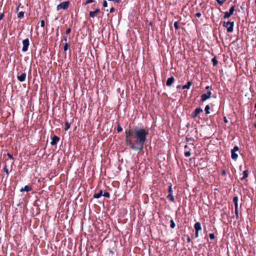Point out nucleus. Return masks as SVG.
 <instances>
[{
    "label": "nucleus",
    "mask_w": 256,
    "mask_h": 256,
    "mask_svg": "<svg viewBox=\"0 0 256 256\" xmlns=\"http://www.w3.org/2000/svg\"><path fill=\"white\" fill-rule=\"evenodd\" d=\"M126 144L134 150L141 151L146 142L148 130L144 128L126 130Z\"/></svg>",
    "instance_id": "obj_1"
},
{
    "label": "nucleus",
    "mask_w": 256,
    "mask_h": 256,
    "mask_svg": "<svg viewBox=\"0 0 256 256\" xmlns=\"http://www.w3.org/2000/svg\"><path fill=\"white\" fill-rule=\"evenodd\" d=\"M234 25V22H224L222 24L223 26L226 28V30H227L228 32H233Z\"/></svg>",
    "instance_id": "obj_2"
},
{
    "label": "nucleus",
    "mask_w": 256,
    "mask_h": 256,
    "mask_svg": "<svg viewBox=\"0 0 256 256\" xmlns=\"http://www.w3.org/2000/svg\"><path fill=\"white\" fill-rule=\"evenodd\" d=\"M70 2H64L57 6V10H60L62 9V10H66L69 5Z\"/></svg>",
    "instance_id": "obj_3"
},
{
    "label": "nucleus",
    "mask_w": 256,
    "mask_h": 256,
    "mask_svg": "<svg viewBox=\"0 0 256 256\" xmlns=\"http://www.w3.org/2000/svg\"><path fill=\"white\" fill-rule=\"evenodd\" d=\"M234 10H235L234 6H232L230 8L228 12H224V18H230L232 15L233 14Z\"/></svg>",
    "instance_id": "obj_4"
},
{
    "label": "nucleus",
    "mask_w": 256,
    "mask_h": 256,
    "mask_svg": "<svg viewBox=\"0 0 256 256\" xmlns=\"http://www.w3.org/2000/svg\"><path fill=\"white\" fill-rule=\"evenodd\" d=\"M239 148L238 146H236L233 149L231 150V156L232 159L236 160L238 157V154L236 153V152L238 150Z\"/></svg>",
    "instance_id": "obj_5"
},
{
    "label": "nucleus",
    "mask_w": 256,
    "mask_h": 256,
    "mask_svg": "<svg viewBox=\"0 0 256 256\" xmlns=\"http://www.w3.org/2000/svg\"><path fill=\"white\" fill-rule=\"evenodd\" d=\"M30 43H29V40L28 38H26L22 40V50L24 52H26L28 50V48L29 46Z\"/></svg>",
    "instance_id": "obj_6"
},
{
    "label": "nucleus",
    "mask_w": 256,
    "mask_h": 256,
    "mask_svg": "<svg viewBox=\"0 0 256 256\" xmlns=\"http://www.w3.org/2000/svg\"><path fill=\"white\" fill-rule=\"evenodd\" d=\"M212 92L210 91L208 92L206 94H204L201 95V100L202 102H204L206 100L210 98L211 96Z\"/></svg>",
    "instance_id": "obj_7"
},
{
    "label": "nucleus",
    "mask_w": 256,
    "mask_h": 256,
    "mask_svg": "<svg viewBox=\"0 0 256 256\" xmlns=\"http://www.w3.org/2000/svg\"><path fill=\"white\" fill-rule=\"evenodd\" d=\"M202 112V110L200 108H196L194 113L192 114L193 118H196L199 114Z\"/></svg>",
    "instance_id": "obj_8"
},
{
    "label": "nucleus",
    "mask_w": 256,
    "mask_h": 256,
    "mask_svg": "<svg viewBox=\"0 0 256 256\" xmlns=\"http://www.w3.org/2000/svg\"><path fill=\"white\" fill-rule=\"evenodd\" d=\"M60 140V138L58 137V136H54L52 138V142H50V144L52 146H54L56 144H57V143Z\"/></svg>",
    "instance_id": "obj_9"
},
{
    "label": "nucleus",
    "mask_w": 256,
    "mask_h": 256,
    "mask_svg": "<svg viewBox=\"0 0 256 256\" xmlns=\"http://www.w3.org/2000/svg\"><path fill=\"white\" fill-rule=\"evenodd\" d=\"M17 77L19 81H20V82H22L24 81V80H26V73L23 72L21 74L20 76L18 75Z\"/></svg>",
    "instance_id": "obj_10"
},
{
    "label": "nucleus",
    "mask_w": 256,
    "mask_h": 256,
    "mask_svg": "<svg viewBox=\"0 0 256 256\" xmlns=\"http://www.w3.org/2000/svg\"><path fill=\"white\" fill-rule=\"evenodd\" d=\"M174 78L173 76H171L170 78H168L166 81V85L168 86H170L174 82Z\"/></svg>",
    "instance_id": "obj_11"
},
{
    "label": "nucleus",
    "mask_w": 256,
    "mask_h": 256,
    "mask_svg": "<svg viewBox=\"0 0 256 256\" xmlns=\"http://www.w3.org/2000/svg\"><path fill=\"white\" fill-rule=\"evenodd\" d=\"M100 10L98 8L96 9L94 11H90V16L92 18H94L96 14L100 12Z\"/></svg>",
    "instance_id": "obj_12"
},
{
    "label": "nucleus",
    "mask_w": 256,
    "mask_h": 256,
    "mask_svg": "<svg viewBox=\"0 0 256 256\" xmlns=\"http://www.w3.org/2000/svg\"><path fill=\"white\" fill-rule=\"evenodd\" d=\"M194 228L196 231H200L202 230L201 224L200 222H197L194 225Z\"/></svg>",
    "instance_id": "obj_13"
},
{
    "label": "nucleus",
    "mask_w": 256,
    "mask_h": 256,
    "mask_svg": "<svg viewBox=\"0 0 256 256\" xmlns=\"http://www.w3.org/2000/svg\"><path fill=\"white\" fill-rule=\"evenodd\" d=\"M32 188L28 186H24V188H22L20 190V191L21 192H24V191H26L27 192H30L32 190Z\"/></svg>",
    "instance_id": "obj_14"
},
{
    "label": "nucleus",
    "mask_w": 256,
    "mask_h": 256,
    "mask_svg": "<svg viewBox=\"0 0 256 256\" xmlns=\"http://www.w3.org/2000/svg\"><path fill=\"white\" fill-rule=\"evenodd\" d=\"M192 84V82H188L186 84L183 86L182 89H189L190 86Z\"/></svg>",
    "instance_id": "obj_15"
},
{
    "label": "nucleus",
    "mask_w": 256,
    "mask_h": 256,
    "mask_svg": "<svg viewBox=\"0 0 256 256\" xmlns=\"http://www.w3.org/2000/svg\"><path fill=\"white\" fill-rule=\"evenodd\" d=\"M102 196V190H100V192L97 193V194H95L93 197L94 198H100Z\"/></svg>",
    "instance_id": "obj_16"
},
{
    "label": "nucleus",
    "mask_w": 256,
    "mask_h": 256,
    "mask_svg": "<svg viewBox=\"0 0 256 256\" xmlns=\"http://www.w3.org/2000/svg\"><path fill=\"white\" fill-rule=\"evenodd\" d=\"M233 202L234 204V208L238 207V196H234L233 198Z\"/></svg>",
    "instance_id": "obj_17"
},
{
    "label": "nucleus",
    "mask_w": 256,
    "mask_h": 256,
    "mask_svg": "<svg viewBox=\"0 0 256 256\" xmlns=\"http://www.w3.org/2000/svg\"><path fill=\"white\" fill-rule=\"evenodd\" d=\"M243 176L241 178V180H243L245 178H246L248 176V170H244L243 172Z\"/></svg>",
    "instance_id": "obj_18"
},
{
    "label": "nucleus",
    "mask_w": 256,
    "mask_h": 256,
    "mask_svg": "<svg viewBox=\"0 0 256 256\" xmlns=\"http://www.w3.org/2000/svg\"><path fill=\"white\" fill-rule=\"evenodd\" d=\"M167 198L173 202H175L174 198L172 196V194H169L167 196Z\"/></svg>",
    "instance_id": "obj_19"
},
{
    "label": "nucleus",
    "mask_w": 256,
    "mask_h": 256,
    "mask_svg": "<svg viewBox=\"0 0 256 256\" xmlns=\"http://www.w3.org/2000/svg\"><path fill=\"white\" fill-rule=\"evenodd\" d=\"M236 44H235V43L232 44V46L233 48V50H234V52H236V54H238L240 52V50H238V48H236Z\"/></svg>",
    "instance_id": "obj_20"
},
{
    "label": "nucleus",
    "mask_w": 256,
    "mask_h": 256,
    "mask_svg": "<svg viewBox=\"0 0 256 256\" xmlns=\"http://www.w3.org/2000/svg\"><path fill=\"white\" fill-rule=\"evenodd\" d=\"M66 128H64L65 130H68L70 128V124L68 122H65Z\"/></svg>",
    "instance_id": "obj_21"
},
{
    "label": "nucleus",
    "mask_w": 256,
    "mask_h": 256,
    "mask_svg": "<svg viewBox=\"0 0 256 256\" xmlns=\"http://www.w3.org/2000/svg\"><path fill=\"white\" fill-rule=\"evenodd\" d=\"M210 109V107L209 105H206V106L205 109H204L206 114H210V111H209Z\"/></svg>",
    "instance_id": "obj_22"
},
{
    "label": "nucleus",
    "mask_w": 256,
    "mask_h": 256,
    "mask_svg": "<svg viewBox=\"0 0 256 256\" xmlns=\"http://www.w3.org/2000/svg\"><path fill=\"white\" fill-rule=\"evenodd\" d=\"M170 228H174L176 224H175L174 221L172 220H171L170 221Z\"/></svg>",
    "instance_id": "obj_23"
},
{
    "label": "nucleus",
    "mask_w": 256,
    "mask_h": 256,
    "mask_svg": "<svg viewBox=\"0 0 256 256\" xmlns=\"http://www.w3.org/2000/svg\"><path fill=\"white\" fill-rule=\"evenodd\" d=\"M24 16V12H20L18 14V18H22Z\"/></svg>",
    "instance_id": "obj_24"
},
{
    "label": "nucleus",
    "mask_w": 256,
    "mask_h": 256,
    "mask_svg": "<svg viewBox=\"0 0 256 256\" xmlns=\"http://www.w3.org/2000/svg\"><path fill=\"white\" fill-rule=\"evenodd\" d=\"M234 211L236 217L238 218V207L234 208Z\"/></svg>",
    "instance_id": "obj_25"
},
{
    "label": "nucleus",
    "mask_w": 256,
    "mask_h": 256,
    "mask_svg": "<svg viewBox=\"0 0 256 256\" xmlns=\"http://www.w3.org/2000/svg\"><path fill=\"white\" fill-rule=\"evenodd\" d=\"M190 150H188L184 152V156L186 157H188L190 156Z\"/></svg>",
    "instance_id": "obj_26"
},
{
    "label": "nucleus",
    "mask_w": 256,
    "mask_h": 256,
    "mask_svg": "<svg viewBox=\"0 0 256 256\" xmlns=\"http://www.w3.org/2000/svg\"><path fill=\"white\" fill-rule=\"evenodd\" d=\"M168 192L169 194H172V184H170L168 186Z\"/></svg>",
    "instance_id": "obj_27"
},
{
    "label": "nucleus",
    "mask_w": 256,
    "mask_h": 256,
    "mask_svg": "<svg viewBox=\"0 0 256 256\" xmlns=\"http://www.w3.org/2000/svg\"><path fill=\"white\" fill-rule=\"evenodd\" d=\"M68 44L66 42L65 44H64V51H66L68 50Z\"/></svg>",
    "instance_id": "obj_28"
},
{
    "label": "nucleus",
    "mask_w": 256,
    "mask_h": 256,
    "mask_svg": "<svg viewBox=\"0 0 256 256\" xmlns=\"http://www.w3.org/2000/svg\"><path fill=\"white\" fill-rule=\"evenodd\" d=\"M217 2L220 5L222 6L224 2V0H216Z\"/></svg>",
    "instance_id": "obj_29"
},
{
    "label": "nucleus",
    "mask_w": 256,
    "mask_h": 256,
    "mask_svg": "<svg viewBox=\"0 0 256 256\" xmlns=\"http://www.w3.org/2000/svg\"><path fill=\"white\" fill-rule=\"evenodd\" d=\"M4 172H6V174L8 176L9 174V172H8V168H7L6 166H5L4 168Z\"/></svg>",
    "instance_id": "obj_30"
},
{
    "label": "nucleus",
    "mask_w": 256,
    "mask_h": 256,
    "mask_svg": "<svg viewBox=\"0 0 256 256\" xmlns=\"http://www.w3.org/2000/svg\"><path fill=\"white\" fill-rule=\"evenodd\" d=\"M174 27L176 30H178L179 28V26L178 22H174Z\"/></svg>",
    "instance_id": "obj_31"
},
{
    "label": "nucleus",
    "mask_w": 256,
    "mask_h": 256,
    "mask_svg": "<svg viewBox=\"0 0 256 256\" xmlns=\"http://www.w3.org/2000/svg\"><path fill=\"white\" fill-rule=\"evenodd\" d=\"M102 196L106 198H109L110 194L108 192H104V194H102Z\"/></svg>",
    "instance_id": "obj_32"
},
{
    "label": "nucleus",
    "mask_w": 256,
    "mask_h": 256,
    "mask_svg": "<svg viewBox=\"0 0 256 256\" xmlns=\"http://www.w3.org/2000/svg\"><path fill=\"white\" fill-rule=\"evenodd\" d=\"M212 62L214 64H217L218 63V61L215 58H214L212 59Z\"/></svg>",
    "instance_id": "obj_33"
},
{
    "label": "nucleus",
    "mask_w": 256,
    "mask_h": 256,
    "mask_svg": "<svg viewBox=\"0 0 256 256\" xmlns=\"http://www.w3.org/2000/svg\"><path fill=\"white\" fill-rule=\"evenodd\" d=\"M209 236H210V239L211 240H212L214 239V237H215V236H214V234H212V233H210V234H209Z\"/></svg>",
    "instance_id": "obj_34"
},
{
    "label": "nucleus",
    "mask_w": 256,
    "mask_h": 256,
    "mask_svg": "<svg viewBox=\"0 0 256 256\" xmlns=\"http://www.w3.org/2000/svg\"><path fill=\"white\" fill-rule=\"evenodd\" d=\"M122 130V128L119 125L118 126L117 128V131L118 132H121Z\"/></svg>",
    "instance_id": "obj_35"
},
{
    "label": "nucleus",
    "mask_w": 256,
    "mask_h": 256,
    "mask_svg": "<svg viewBox=\"0 0 256 256\" xmlns=\"http://www.w3.org/2000/svg\"><path fill=\"white\" fill-rule=\"evenodd\" d=\"M186 140L187 142L194 141V139L192 138H186Z\"/></svg>",
    "instance_id": "obj_36"
},
{
    "label": "nucleus",
    "mask_w": 256,
    "mask_h": 256,
    "mask_svg": "<svg viewBox=\"0 0 256 256\" xmlns=\"http://www.w3.org/2000/svg\"><path fill=\"white\" fill-rule=\"evenodd\" d=\"M40 26L42 27H44V20H42L40 21Z\"/></svg>",
    "instance_id": "obj_37"
},
{
    "label": "nucleus",
    "mask_w": 256,
    "mask_h": 256,
    "mask_svg": "<svg viewBox=\"0 0 256 256\" xmlns=\"http://www.w3.org/2000/svg\"><path fill=\"white\" fill-rule=\"evenodd\" d=\"M108 6V4L106 0H104L103 2V6L104 7H106Z\"/></svg>",
    "instance_id": "obj_38"
},
{
    "label": "nucleus",
    "mask_w": 256,
    "mask_h": 256,
    "mask_svg": "<svg viewBox=\"0 0 256 256\" xmlns=\"http://www.w3.org/2000/svg\"><path fill=\"white\" fill-rule=\"evenodd\" d=\"M70 32H71V29H70V28H68V29L66 30V34H70Z\"/></svg>",
    "instance_id": "obj_39"
},
{
    "label": "nucleus",
    "mask_w": 256,
    "mask_h": 256,
    "mask_svg": "<svg viewBox=\"0 0 256 256\" xmlns=\"http://www.w3.org/2000/svg\"><path fill=\"white\" fill-rule=\"evenodd\" d=\"M198 232L199 231H196L195 234H194L196 238L198 237V236H199Z\"/></svg>",
    "instance_id": "obj_40"
},
{
    "label": "nucleus",
    "mask_w": 256,
    "mask_h": 256,
    "mask_svg": "<svg viewBox=\"0 0 256 256\" xmlns=\"http://www.w3.org/2000/svg\"><path fill=\"white\" fill-rule=\"evenodd\" d=\"M8 157L10 158V159H13V156L12 154H10L8 153Z\"/></svg>",
    "instance_id": "obj_41"
},
{
    "label": "nucleus",
    "mask_w": 256,
    "mask_h": 256,
    "mask_svg": "<svg viewBox=\"0 0 256 256\" xmlns=\"http://www.w3.org/2000/svg\"><path fill=\"white\" fill-rule=\"evenodd\" d=\"M201 14L200 12H197L196 14V16H197L198 18H200V16H201Z\"/></svg>",
    "instance_id": "obj_42"
},
{
    "label": "nucleus",
    "mask_w": 256,
    "mask_h": 256,
    "mask_svg": "<svg viewBox=\"0 0 256 256\" xmlns=\"http://www.w3.org/2000/svg\"><path fill=\"white\" fill-rule=\"evenodd\" d=\"M4 16V13H2L0 14V20L3 18Z\"/></svg>",
    "instance_id": "obj_43"
},
{
    "label": "nucleus",
    "mask_w": 256,
    "mask_h": 256,
    "mask_svg": "<svg viewBox=\"0 0 256 256\" xmlns=\"http://www.w3.org/2000/svg\"><path fill=\"white\" fill-rule=\"evenodd\" d=\"M114 11V8H112L110 10V12L112 13Z\"/></svg>",
    "instance_id": "obj_44"
},
{
    "label": "nucleus",
    "mask_w": 256,
    "mask_h": 256,
    "mask_svg": "<svg viewBox=\"0 0 256 256\" xmlns=\"http://www.w3.org/2000/svg\"><path fill=\"white\" fill-rule=\"evenodd\" d=\"M187 241L188 242H190L191 241V239L188 236H187Z\"/></svg>",
    "instance_id": "obj_45"
},
{
    "label": "nucleus",
    "mask_w": 256,
    "mask_h": 256,
    "mask_svg": "<svg viewBox=\"0 0 256 256\" xmlns=\"http://www.w3.org/2000/svg\"><path fill=\"white\" fill-rule=\"evenodd\" d=\"M93 2V0H88L86 4H90Z\"/></svg>",
    "instance_id": "obj_46"
},
{
    "label": "nucleus",
    "mask_w": 256,
    "mask_h": 256,
    "mask_svg": "<svg viewBox=\"0 0 256 256\" xmlns=\"http://www.w3.org/2000/svg\"><path fill=\"white\" fill-rule=\"evenodd\" d=\"M222 174L224 175L226 174V171L224 170H223L222 172Z\"/></svg>",
    "instance_id": "obj_47"
},
{
    "label": "nucleus",
    "mask_w": 256,
    "mask_h": 256,
    "mask_svg": "<svg viewBox=\"0 0 256 256\" xmlns=\"http://www.w3.org/2000/svg\"><path fill=\"white\" fill-rule=\"evenodd\" d=\"M119 0H113V2H116V3H118L119 2Z\"/></svg>",
    "instance_id": "obj_48"
},
{
    "label": "nucleus",
    "mask_w": 256,
    "mask_h": 256,
    "mask_svg": "<svg viewBox=\"0 0 256 256\" xmlns=\"http://www.w3.org/2000/svg\"><path fill=\"white\" fill-rule=\"evenodd\" d=\"M64 41H66H66H67V37L66 36H64Z\"/></svg>",
    "instance_id": "obj_49"
},
{
    "label": "nucleus",
    "mask_w": 256,
    "mask_h": 256,
    "mask_svg": "<svg viewBox=\"0 0 256 256\" xmlns=\"http://www.w3.org/2000/svg\"><path fill=\"white\" fill-rule=\"evenodd\" d=\"M188 148H188V145H186V146H184V149H188Z\"/></svg>",
    "instance_id": "obj_50"
},
{
    "label": "nucleus",
    "mask_w": 256,
    "mask_h": 256,
    "mask_svg": "<svg viewBox=\"0 0 256 256\" xmlns=\"http://www.w3.org/2000/svg\"><path fill=\"white\" fill-rule=\"evenodd\" d=\"M224 121L225 122H228V120L226 119V118H224Z\"/></svg>",
    "instance_id": "obj_51"
},
{
    "label": "nucleus",
    "mask_w": 256,
    "mask_h": 256,
    "mask_svg": "<svg viewBox=\"0 0 256 256\" xmlns=\"http://www.w3.org/2000/svg\"><path fill=\"white\" fill-rule=\"evenodd\" d=\"M210 88V87H209V86H207L206 88V89H208V88Z\"/></svg>",
    "instance_id": "obj_52"
},
{
    "label": "nucleus",
    "mask_w": 256,
    "mask_h": 256,
    "mask_svg": "<svg viewBox=\"0 0 256 256\" xmlns=\"http://www.w3.org/2000/svg\"><path fill=\"white\" fill-rule=\"evenodd\" d=\"M180 88V86H177V88Z\"/></svg>",
    "instance_id": "obj_53"
},
{
    "label": "nucleus",
    "mask_w": 256,
    "mask_h": 256,
    "mask_svg": "<svg viewBox=\"0 0 256 256\" xmlns=\"http://www.w3.org/2000/svg\"><path fill=\"white\" fill-rule=\"evenodd\" d=\"M30 70H31V67L30 66L29 70L30 71Z\"/></svg>",
    "instance_id": "obj_54"
},
{
    "label": "nucleus",
    "mask_w": 256,
    "mask_h": 256,
    "mask_svg": "<svg viewBox=\"0 0 256 256\" xmlns=\"http://www.w3.org/2000/svg\"><path fill=\"white\" fill-rule=\"evenodd\" d=\"M254 107L256 108V103L255 104Z\"/></svg>",
    "instance_id": "obj_55"
},
{
    "label": "nucleus",
    "mask_w": 256,
    "mask_h": 256,
    "mask_svg": "<svg viewBox=\"0 0 256 256\" xmlns=\"http://www.w3.org/2000/svg\"><path fill=\"white\" fill-rule=\"evenodd\" d=\"M254 126L256 128V123L254 124Z\"/></svg>",
    "instance_id": "obj_56"
},
{
    "label": "nucleus",
    "mask_w": 256,
    "mask_h": 256,
    "mask_svg": "<svg viewBox=\"0 0 256 256\" xmlns=\"http://www.w3.org/2000/svg\"><path fill=\"white\" fill-rule=\"evenodd\" d=\"M108 1H113V0H108Z\"/></svg>",
    "instance_id": "obj_57"
},
{
    "label": "nucleus",
    "mask_w": 256,
    "mask_h": 256,
    "mask_svg": "<svg viewBox=\"0 0 256 256\" xmlns=\"http://www.w3.org/2000/svg\"><path fill=\"white\" fill-rule=\"evenodd\" d=\"M255 3H256V0H255Z\"/></svg>",
    "instance_id": "obj_58"
},
{
    "label": "nucleus",
    "mask_w": 256,
    "mask_h": 256,
    "mask_svg": "<svg viewBox=\"0 0 256 256\" xmlns=\"http://www.w3.org/2000/svg\"><path fill=\"white\" fill-rule=\"evenodd\" d=\"M255 116H256V114H255Z\"/></svg>",
    "instance_id": "obj_59"
},
{
    "label": "nucleus",
    "mask_w": 256,
    "mask_h": 256,
    "mask_svg": "<svg viewBox=\"0 0 256 256\" xmlns=\"http://www.w3.org/2000/svg\"><path fill=\"white\" fill-rule=\"evenodd\" d=\"M226 0H224V2L226 1Z\"/></svg>",
    "instance_id": "obj_60"
}]
</instances>
